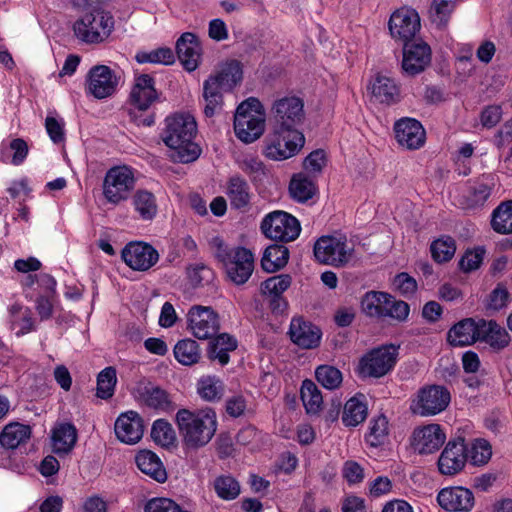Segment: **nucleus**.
Instances as JSON below:
<instances>
[{"label": "nucleus", "instance_id": "nucleus-22", "mask_svg": "<svg viewBox=\"0 0 512 512\" xmlns=\"http://www.w3.org/2000/svg\"><path fill=\"white\" fill-rule=\"evenodd\" d=\"M116 437L125 444H136L143 436L144 426L141 416L135 411L122 413L115 422Z\"/></svg>", "mask_w": 512, "mask_h": 512}, {"label": "nucleus", "instance_id": "nucleus-6", "mask_svg": "<svg viewBox=\"0 0 512 512\" xmlns=\"http://www.w3.org/2000/svg\"><path fill=\"white\" fill-rule=\"evenodd\" d=\"M314 256L321 264L342 268L354 260L355 249L345 236L327 235L315 242Z\"/></svg>", "mask_w": 512, "mask_h": 512}, {"label": "nucleus", "instance_id": "nucleus-13", "mask_svg": "<svg viewBox=\"0 0 512 512\" xmlns=\"http://www.w3.org/2000/svg\"><path fill=\"white\" fill-rule=\"evenodd\" d=\"M446 441L444 429L437 423L416 427L410 437V445L420 455L435 453Z\"/></svg>", "mask_w": 512, "mask_h": 512}, {"label": "nucleus", "instance_id": "nucleus-44", "mask_svg": "<svg viewBox=\"0 0 512 512\" xmlns=\"http://www.w3.org/2000/svg\"><path fill=\"white\" fill-rule=\"evenodd\" d=\"M237 347V341L230 335L223 333L218 335L210 344L209 358L217 360L221 365L229 362V352Z\"/></svg>", "mask_w": 512, "mask_h": 512}, {"label": "nucleus", "instance_id": "nucleus-42", "mask_svg": "<svg viewBox=\"0 0 512 512\" xmlns=\"http://www.w3.org/2000/svg\"><path fill=\"white\" fill-rule=\"evenodd\" d=\"M226 195L233 207L242 208L250 200L249 186L240 176H232L227 183Z\"/></svg>", "mask_w": 512, "mask_h": 512}, {"label": "nucleus", "instance_id": "nucleus-54", "mask_svg": "<svg viewBox=\"0 0 512 512\" xmlns=\"http://www.w3.org/2000/svg\"><path fill=\"white\" fill-rule=\"evenodd\" d=\"M456 3L457 0H433L429 10L431 20L439 26L445 25Z\"/></svg>", "mask_w": 512, "mask_h": 512}, {"label": "nucleus", "instance_id": "nucleus-28", "mask_svg": "<svg viewBox=\"0 0 512 512\" xmlns=\"http://www.w3.org/2000/svg\"><path fill=\"white\" fill-rule=\"evenodd\" d=\"M158 95L154 87V80L147 74L138 76L135 79L131 91V101L139 110H147L157 99Z\"/></svg>", "mask_w": 512, "mask_h": 512}, {"label": "nucleus", "instance_id": "nucleus-40", "mask_svg": "<svg viewBox=\"0 0 512 512\" xmlns=\"http://www.w3.org/2000/svg\"><path fill=\"white\" fill-rule=\"evenodd\" d=\"M300 392L306 413L318 415L323 408V396L317 385L311 380H305L302 383Z\"/></svg>", "mask_w": 512, "mask_h": 512}, {"label": "nucleus", "instance_id": "nucleus-37", "mask_svg": "<svg viewBox=\"0 0 512 512\" xmlns=\"http://www.w3.org/2000/svg\"><path fill=\"white\" fill-rule=\"evenodd\" d=\"M289 250L283 245L273 244L268 246L262 256L261 266L269 273L282 269L288 262Z\"/></svg>", "mask_w": 512, "mask_h": 512}, {"label": "nucleus", "instance_id": "nucleus-32", "mask_svg": "<svg viewBox=\"0 0 512 512\" xmlns=\"http://www.w3.org/2000/svg\"><path fill=\"white\" fill-rule=\"evenodd\" d=\"M372 95L381 103L391 104L398 100L399 89L395 81L385 75H377L370 85Z\"/></svg>", "mask_w": 512, "mask_h": 512}, {"label": "nucleus", "instance_id": "nucleus-29", "mask_svg": "<svg viewBox=\"0 0 512 512\" xmlns=\"http://www.w3.org/2000/svg\"><path fill=\"white\" fill-rule=\"evenodd\" d=\"M291 282L292 279L288 274H279L261 284V292L271 299L273 310L282 311L286 307V302L281 295L290 287Z\"/></svg>", "mask_w": 512, "mask_h": 512}, {"label": "nucleus", "instance_id": "nucleus-21", "mask_svg": "<svg viewBox=\"0 0 512 512\" xmlns=\"http://www.w3.org/2000/svg\"><path fill=\"white\" fill-rule=\"evenodd\" d=\"M431 48L423 41H416L405 44L403 49L402 69L409 75L414 76L423 72L431 63Z\"/></svg>", "mask_w": 512, "mask_h": 512}, {"label": "nucleus", "instance_id": "nucleus-20", "mask_svg": "<svg viewBox=\"0 0 512 512\" xmlns=\"http://www.w3.org/2000/svg\"><path fill=\"white\" fill-rule=\"evenodd\" d=\"M397 143L408 150H416L425 144L426 132L422 124L414 118H401L394 125Z\"/></svg>", "mask_w": 512, "mask_h": 512}, {"label": "nucleus", "instance_id": "nucleus-41", "mask_svg": "<svg viewBox=\"0 0 512 512\" xmlns=\"http://www.w3.org/2000/svg\"><path fill=\"white\" fill-rule=\"evenodd\" d=\"M390 301V295L384 292L371 291L364 295L361 300V309L369 317H383L386 307Z\"/></svg>", "mask_w": 512, "mask_h": 512}, {"label": "nucleus", "instance_id": "nucleus-52", "mask_svg": "<svg viewBox=\"0 0 512 512\" xmlns=\"http://www.w3.org/2000/svg\"><path fill=\"white\" fill-rule=\"evenodd\" d=\"M491 456L492 447L487 440L477 438L470 443L469 458L473 465H484L490 460Z\"/></svg>", "mask_w": 512, "mask_h": 512}, {"label": "nucleus", "instance_id": "nucleus-55", "mask_svg": "<svg viewBox=\"0 0 512 512\" xmlns=\"http://www.w3.org/2000/svg\"><path fill=\"white\" fill-rule=\"evenodd\" d=\"M317 381L326 389L333 390L342 383V373L335 367L321 365L315 371Z\"/></svg>", "mask_w": 512, "mask_h": 512}, {"label": "nucleus", "instance_id": "nucleus-4", "mask_svg": "<svg viewBox=\"0 0 512 512\" xmlns=\"http://www.w3.org/2000/svg\"><path fill=\"white\" fill-rule=\"evenodd\" d=\"M266 127V113L263 104L254 97L241 102L234 115V132L244 143L259 139Z\"/></svg>", "mask_w": 512, "mask_h": 512}, {"label": "nucleus", "instance_id": "nucleus-25", "mask_svg": "<svg viewBox=\"0 0 512 512\" xmlns=\"http://www.w3.org/2000/svg\"><path fill=\"white\" fill-rule=\"evenodd\" d=\"M480 319L466 318L453 327H451L447 334V340L452 346H468L478 341Z\"/></svg>", "mask_w": 512, "mask_h": 512}, {"label": "nucleus", "instance_id": "nucleus-39", "mask_svg": "<svg viewBox=\"0 0 512 512\" xmlns=\"http://www.w3.org/2000/svg\"><path fill=\"white\" fill-rule=\"evenodd\" d=\"M492 186L493 183L489 177H482L471 184L464 195L466 206L469 208L482 206L489 198Z\"/></svg>", "mask_w": 512, "mask_h": 512}, {"label": "nucleus", "instance_id": "nucleus-43", "mask_svg": "<svg viewBox=\"0 0 512 512\" xmlns=\"http://www.w3.org/2000/svg\"><path fill=\"white\" fill-rule=\"evenodd\" d=\"M175 359L182 365L191 366L201 359V349L192 339H182L174 346Z\"/></svg>", "mask_w": 512, "mask_h": 512}, {"label": "nucleus", "instance_id": "nucleus-16", "mask_svg": "<svg viewBox=\"0 0 512 512\" xmlns=\"http://www.w3.org/2000/svg\"><path fill=\"white\" fill-rule=\"evenodd\" d=\"M188 327L196 338L209 339L219 331L218 315L210 307L193 306L188 312Z\"/></svg>", "mask_w": 512, "mask_h": 512}, {"label": "nucleus", "instance_id": "nucleus-7", "mask_svg": "<svg viewBox=\"0 0 512 512\" xmlns=\"http://www.w3.org/2000/svg\"><path fill=\"white\" fill-rule=\"evenodd\" d=\"M305 145L301 131L274 129L266 138L263 155L273 161H284L297 155Z\"/></svg>", "mask_w": 512, "mask_h": 512}, {"label": "nucleus", "instance_id": "nucleus-56", "mask_svg": "<svg viewBox=\"0 0 512 512\" xmlns=\"http://www.w3.org/2000/svg\"><path fill=\"white\" fill-rule=\"evenodd\" d=\"M217 495L224 500H233L240 494V485L231 476H220L214 481Z\"/></svg>", "mask_w": 512, "mask_h": 512}, {"label": "nucleus", "instance_id": "nucleus-3", "mask_svg": "<svg viewBox=\"0 0 512 512\" xmlns=\"http://www.w3.org/2000/svg\"><path fill=\"white\" fill-rule=\"evenodd\" d=\"M209 247L223 266L229 280L236 285L248 281L254 270V254L244 247H229L219 236L212 237Z\"/></svg>", "mask_w": 512, "mask_h": 512}, {"label": "nucleus", "instance_id": "nucleus-33", "mask_svg": "<svg viewBox=\"0 0 512 512\" xmlns=\"http://www.w3.org/2000/svg\"><path fill=\"white\" fill-rule=\"evenodd\" d=\"M367 412L364 395H356L345 403L342 422L347 427H356L366 419Z\"/></svg>", "mask_w": 512, "mask_h": 512}, {"label": "nucleus", "instance_id": "nucleus-51", "mask_svg": "<svg viewBox=\"0 0 512 512\" xmlns=\"http://www.w3.org/2000/svg\"><path fill=\"white\" fill-rule=\"evenodd\" d=\"M116 382V370L113 367L103 369L97 377V396L101 399L112 397Z\"/></svg>", "mask_w": 512, "mask_h": 512}, {"label": "nucleus", "instance_id": "nucleus-1", "mask_svg": "<svg viewBox=\"0 0 512 512\" xmlns=\"http://www.w3.org/2000/svg\"><path fill=\"white\" fill-rule=\"evenodd\" d=\"M196 133V121L188 113H175L165 119L161 139L170 149L173 161L191 163L199 158L201 148L194 142Z\"/></svg>", "mask_w": 512, "mask_h": 512}, {"label": "nucleus", "instance_id": "nucleus-19", "mask_svg": "<svg viewBox=\"0 0 512 512\" xmlns=\"http://www.w3.org/2000/svg\"><path fill=\"white\" fill-rule=\"evenodd\" d=\"M124 262L133 270L147 271L159 260V253L150 244L131 242L122 251Z\"/></svg>", "mask_w": 512, "mask_h": 512}, {"label": "nucleus", "instance_id": "nucleus-23", "mask_svg": "<svg viewBox=\"0 0 512 512\" xmlns=\"http://www.w3.org/2000/svg\"><path fill=\"white\" fill-rule=\"evenodd\" d=\"M289 335L294 344L303 349H313L320 344L321 331L311 322L302 317H294L291 320Z\"/></svg>", "mask_w": 512, "mask_h": 512}, {"label": "nucleus", "instance_id": "nucleus-46", "mask_svg": "<svg viewBox=\"0 0 512 512\" xmlns=\"http://www.w3.org/2000/svg\"><path fill=\"white\" fill-rule=\"evenodd\" d=\"M143 403L155 410L169 411L172 407V402L167 392L156 386H147L141 394Z\"/></svg>", "mask_w": 512, "mask_h": 512}, {"label": "nucleus", "instance_id": "nucleus-30", "mask_svg": "<svg viewBox=\"0 0 512 512\" xmlns=\"http://www.w3.org/2000/svg\"><path fill=\"white\" fill-rule=\"evenodd\" d=\"M138 469L159 483L167 479V473L160 458L152 451L142 450L135 456Z\"/></svg>", "mask_w": 512, "mask_h": 512}, {"label": "nucleus", "instance_id": "nucleus-50", "mask_svg": "<svg viewBox=\"0 0 512 512\" xmlns=\"http://www.w3.org/2000/svg\"><path fill=\"white\" fill-rule=\"evenodd\" d=\"M211 84L213 82H204L203 84L204 113L207 117H213L220 113L223 106V93L216 90Z\"/></svg>", "mask_w": 512, "mask_h": 512}, {"label": "nucleus", "instance_id": "nucleus-8", "mask_svg": "<svg viewBox=\"0 0 512 512\" xmlns=\"http://www.w3.org/2000/svg\"><path fill=\"white\" fill-rule=\"evenodd\" d=\"M135 184L136 177L132 168L126 165L112 167L103 180V196L108 203L117 206L130 198Z\"/></svg>", "mask_w": 512, "mask_h": 512}, {"label": "nucleus", "instance_id": "nucleus-62", "mask_svg": "<svg viewBox=\"0 0 512 512\" xmlns=\"http://www.w3.org/2000/svg\"><path fill=\"white\" fill-rule=\"evenodd\" d=\"M484 256L483 249L468 250L462 256L459 262L460 269L464 272H470L480 267Z\"/></svg>", "mask_w": 512, "mask_h": 512}, {"label": "nucleus", "instance_id": "nucleus-53", "mask_svg": "<svg viewBox=\"0 0 512 512\" xmlns=\"http://www.w3.org/2000/svg\"><path fill=\"white\" fill-rule=\"evenodd\" d=\"M433 259L438 263L447 262L455 254L456 245L451 237L435 240L430 247Z\"/></svg>", "mask_w": 512, "mask_h": 512}, {"label": "nucleus", "instance_id": "nucleus-64", "mask_svg": "<svg viewBox=\"0 0 512 512\" xmlns=\"http://www.w3.org/2000/svg\"><path fill=\"white\" fill-rule=\"evenodd\" d=\"M45 128L53 143L58 144L64 141V121L47 116L45 119Z\"/></svg>", "mask_w": 512, "mask_h": 512}, {"label": "nucleus", "instance_id": "nucleus-57", "mask_svg": "<svg viewBox=\"0 0 512 512\" xmlns=\"http://www.w3.org/2000/svg\"><path fill=\"white\" fill-rule=\"evenodd\" d=\"M510 300V293L507 287L499 283L488 295L485 303L487 310L499 311L506 307Z\"/></svg>", "mask_w": 512, "mask_h": 512}, {"label": "nucleus", "instance_id": "nucleus-47", "mask_svg": "<svg viewBox=\"0 0 512 512\" xmlns=\"http://www.w3.org/2000/svg\"><path fill=\"white\" fill-rule=\"evenodd\" d=\"M491 226L497 233H512V200L503 202L494 209Z\"/></svg>", "mask_w": 512, "mask_h": 512}, {"label": "nucleus", "instance_id": "nucleus-15", "mask_svg": "<svg viewBox=\"0 0 512 512\" xmlns=\"http://www.w3.org/2000/svg\"><path fill=\"white\" fill-rule=\"evenodd\" d=\"M118 86L116 73L106 65L92 67L86 77V92L96 99L113 95Z\"/></svg>", "mask_w": 512, "mask_h": 512}, {"label": "nucleus", "instance_id": "nucleus-59", "mask_svg": "<svg viewBox=\"0 0 512 512\" xmlns=\"http://www.w3.org/2000/svg\"><path fill=\"white\" fill-rule=\"evenodd\" d=\"M145 512H189L169 498H153L145 505Z\"/></svg>", "mask_w": 512, "mask_h": 512}, {"label": "nucleus", "instance_id": "nucleus-45", "mask_svg": "<svg viewBox=\"0 0 512 512\" xmlns=\"http://www.w3.org/2000/svg\"><path fill=\"white\" fill-rule=\"evenodd\" d=\"M389 421L386 416L378 415L370 420L366 441L372 447L383 445L389 436Z\"/></svg>", "mask_w": 512, "mask_h": 512}, {"label": "nucleus", "instance_id": "nucleus-11", "mask_svg": "<svg viewBox=\"0 0 512 512\" xmlns=\"http://www.w3.org/2000/svg\"><path fill=\"white\" fill-rule=\"evenodd\" d=\"M261 230L267 238L280 242H291L300 235L301 225L294 216L278 210L264 217Z\"/></svg>", "mask_w": 512, "mask_h": 512}, {"label": "nucleus", "instance_id": "nucleus-63", "mask_svg": "<svg viewBox=\"0 0 512 512\" xmlns=\"http://www.w3.org/2000/svg\"><path fill=\"white\" fill-rule=\"evenodd\" d=\"M57 295L40 294L36 300L35 309L41 320L52 317Z\"/></svg>", "mask_w": 512, "mask_h": 512}, {"label": "nucleus", "instance_id": "nucleus-9", "mask_svg": "<svg viewBox=\"0 0 512 512\" xmlns=\"http://www.w3.org/2000/svg\"><path fill=\"white\" fill-rule=\"evenodd\" d=\"M270 119L274 129L299 131L304 120V103L297 96L287 95L275 99L270 108Z\"/></svg>", "mask_w": 512, "mask_h": 512}, {"label": "nucleus", "instance_id": "nucleus-58", "mask_svg": "<svg viewBox=\"0 0 512 512\" xmlns=\"http://www.w3.org/2000/svg\"><path fill=\"white\" fill-rule=\"evenodd\" d=\"M35 282L43 290V294L57 295L56 286L57 281L53 276L48 273H41L39 275H29L25 280V285L31 287Z\"/></svg>", "mask_w": 512, "mask_h": 512}, {"label": "nucleus", "instance_id": "nucleus-24", "mask_svg": "<svg viewBox=\"0 0 512 512\" xmlns=\"http://www.w3.org/2000/svg\"><path fill=\"white\" fill-rule=\"evenodd\" d=\"M176 52L179 61L183 67L192 72L200 64L202 48L198 38L193 34L186 32L176 42Z\"/></svg>", "mask_w": 512, "mask_h": 512}, {"label": "nucleus", "instance_id": "nucleus-2", "mask_svg": "<svg viewBox=\"0 0 512 512\" xmlns=\"http://www.w3.org/2000/svg\"><path fill=\"white\" fill-rule=\"evenodd\" d=\"M175 422L182 445L187 450H198L206 446L217 431V415L212 408L199 410L180 409Z\"/></svg>", "mask_w": 512, "mask_h": 512}, {"label": "nucleus", "instance_id": "nucleus-34", "mask_svg": "<svg viewBox=\"0 0 512 512\" xmlns=\"http://www.w3.org/2000/svg\"><path fill=\"white\" fill-rule=\"evenodd\" d=\"M31 436L30 426L18 422L7 424L0 434V444L7 449H15Z\"/></svg>", "mask_w": 512, "mask_h": 512}, {"label": "nucleus", "instance_id": "nucleus-14", "mask_svg": "<svg viewBox=\"0 0 512 512\" xmlns=\"http://www.w3.org/2000/svg\"><path fill=\"white\" fill-rule=\"evenodd\" d=\"M420 17L411 8L402 7L392 13L388 22L391 37L395 41L406 43L420 30Z\"/></svg>", "mask_w": 512, "mask_h": 512}, {"label": "nucleus", "instance_id": "nucleus-36", "mask_svg": "<svg viewBox=\"0 0 512 512\" xmlns=\"http://www.w3.org/2000/svg\"><path fill=\"white\" fill-rule=\"evenodd\" d=\"M132 205L139 218L144 221L152 220L158 211L154 194L144 189H139L134 193Z\"/></svg>", "mask_w": 512, "mask_h": 512}, {"label": "nucleus", "instance_id": "nucleus-10", "mask_svg": "<svg viewBox=\"0 0 512 512\" xmlns=\"http://www.w3.org/2000/svg\"><path fill=\"white\" fill-rule=\"evenodd\" d=\"M451 402L450 391L441 385H429L421 388L412 400L410 409L421 417L435 416L446 410Z\"/></svg>", "mask_w": 512, "mask_h": 512}, {"label": "nucleus", "instance_id": "nucleus-38", "mask_svg": "<svg viewBox=\"0 0 512 512\" xmlns=\"http://www.w3.org/2000/svg\"><path fill=\"white\" fill-rule=\"evenodd\" d=\"M199 397L206 402L219 401L225 392L223 382L216 376H202L196 385Z\"/></svg>", "mask_w": 512, "mask_h": 512}, {"label": "nucleus", "instance_id": "nucleus-35", "mask_svg": "<svg viewBox=\"0 0 512 512\" xmlns=\"http://www.w3.org/2000/svg\"><path fill=\"white\" fill-rule=\"evenodd\" d=\"M291 197L300 203L312 199L317 193L316 183L303 173L294 175L289 184Z\"/></svg>", "mask_w": 512, "mask_h": 512}, {"label": "nucleus", "instance_id": "nucleus-49", "mask_svg": "<svg viewBox=\"0 0 512 512\" xmlns=\"http://www.w3.org/2000/svg\"><path fill=\"white\" fill-rule=\"evenodd\" d=\"M138 63L171 65L175 61L172 49L160 47L151 51H140L135 56Z\"/></svg>", "mask_w": 512, "mask_h": 512}, {"label": "nucleus", "instance_id": "nucleus-27", "mask_svg": "<svg viewBox=\"0 0 512 512\" xmlns=\"http://www.w3.org/2000/svg\"><path fill=\"white\" fill-rule=\"evenodd\" d=\"M479 329L478 341L485 342L495 351L503 350L510 344L509 333L494 320L480 319Z\"/></svg>", "mask_w": 512, "mask_h": 512}, {"label": "nucleus", "instance_id": "nucleus-26", "mask_svg": "<svg viewBox=\"0 0 512 512\" xmlns=\"http://www.w3.org/2000/svg\"><path fill=\"white\" fill-rule=\"evenodd\" d=\"M242 80V68L239 62L230 61L224 64L219 71L211 75L204 82L211 84L216 90L225 93L233 90Z\"/></svg>", "mask_w": 512, "mask_h": 512}, {"label": "nucleus", "instance_id": "nucleus-18", "mask_svg": "<svg viewBox=\"0 0 512 512\" xmlns=\"http://www.w3.org/2000/svg\"><path fill=\"white\" fill-rule=\"evenodd\" d=\"M467 457V447L463 439L449 441L438 459L439 472L446 476L458 474L465 467Z\"/></svg>", "mask_w": 512, "mask_h": 512}, {"label": "nucleus", "instance_id": "nucleus-60", "mask_svg": "<svg viewBox=\"0 0 512 512\" xmlns=\"http://www.w3.org/2000/svg\"><path fill=\"white\" fill-rule=\"evenodd\" d=\"M409 305L401 300H395L390 296L386 311L383 313V317H390L398 321H404L409 315Z\"/></svg>", "mask_w": 512, "mask_h": 512}, {"label": "nucleus", "instance_id": "nucleus-31", "mask_svg": "<svg viewBox=\"0 0 512 512\" xmlns=\"http://www.w3.org/2000/svg\"><path fill=\"white\" fill-rule=\"evenodd\" d=\"M52 448L57 454H67L74 447L77 440L76 428L69 423L56 426L52 431Z\"/></svg>", "mask_w": 512, "mask_h": 512}, {"label": "nucleus", "instance_id": "nucleus-61", "mask_svg": "<svg viewBox=\"0 0 512 512\" xmlns=\"http://www.w3.org/2000/svg\"><path fill=\"white\" fill-rule=\"evenodd\" d=\"M326 165V154L323 150L312 151L303 162L304 169L310 174H318Z\"/></svg>", "mask_w": 512, "mask_h": 512}, {"label": "nucleus", "instance_id": "nucleus-48", "mask_svg": "<svg viewBox=\"0 0 512 512\" xmlns=\"http://www.w3.org/2000/svg\"><path fill=\"white\" fill-rule=\"evenodd\" d=\"M151 437L162 447L174 446L177 440L174 428L163 419H158L153 423Z\"/></svg>", "mask_w": 512, "mask_h": 512}, {"label": "nucleus", "instance_id": "nucleus-12", "mask_svg": "<svg viewBox=\"0 0 512 512\" xmlns=\"http://www.w3.org/2000/svg\"><path fill=\"white\" fill-rule=\"evenodd\" d=\"M398 348L394 345H384L366 354L361 362V372L366 376L382 377L395 365Z\"/></svg>", "mask_w": 512, "mask_h": 512}, {"label": "nucleus", "instance_id": "nucleus-5", "mask_svg": "<svg viewBox=\"0 0 512 512\" xmlns=\"http://www.w3.org/2000/svg\"><path fill=\"white\" fill-rule=\"evenodd\" d=\"M114 27L113 15L101 7H94L84 12L74 22L73 32L83 43L100 44L110 37Z\"/></svg>", "mask_w": 512, "mask_h": 512}, {"label": "nucleus", "instance_id": "nucleus-17", "mask_svg": "<svg viewBox=\"0 0 512 512\" xmlns=\"http://www.w3.org/2000/svg\"><path fill=\"white\" fill-rule=\"evenodd\" d=\"M437 502L447 512H470L475 505V498L470 489L452 486L438 492Z\"/></svg>", "mask_w": 512, "mask_h": 512}]
</instances>
